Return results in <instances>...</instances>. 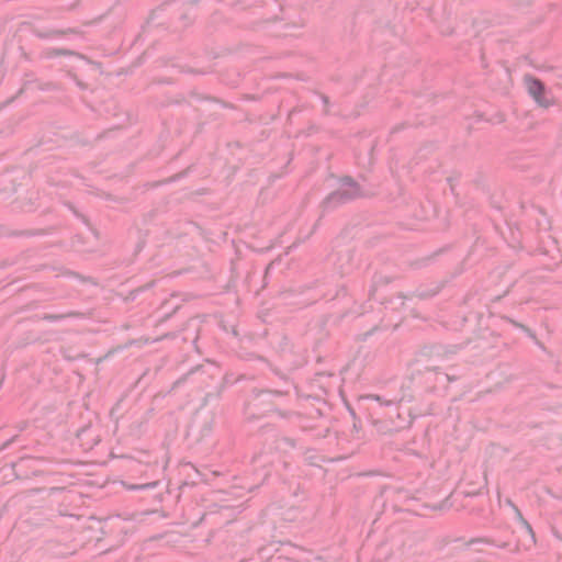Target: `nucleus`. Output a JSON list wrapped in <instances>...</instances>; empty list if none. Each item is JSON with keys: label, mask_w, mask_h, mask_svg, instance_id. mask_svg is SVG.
<instances>
[{"label": "nucleus", "mask_w": 562, "mask_h": 562, "mask_svg": "<svg viewBox=\"0 0 562 562\" xmlns=\"http://www.w3.org/2000/svg\"><path fill=\"white\" fill-rule=\"evenodd\" d=\"M342 186V193L346 194L348 198H353L358 195V187L351 180H346Z\"/></svg>", "instance_id": "4"}, {"label": "nucleus", "mask_w": 562, "mask_h": 562, "mask_svg": "<svg viewBox=\"0 0 562 562\" xmlns=\"http://www.w3.org/2000/svg\"><path fill=\"white\" fill-rule=\"evenodd\" d=\"M507 503L513 507V509H514V512H515V514H516L517 518L519 519V521H520L521 526H522V527L526 529V531L530 535L531 540H532V541H535V533H533V531H532L531 526L528 524V521H527V520H525V519H524V517H522V515H521L520 510H519L515 505H513V504H512V502H510L509 499L507 501Z\"/></svg>", "instance_id": "3"}, {"label": "nucleus", "mask_w": 562, "mask_h": 562, "mask_svg": "<svg viewBox=\"0 0 562 562\" xmlns=\"http://www.w3.org/2000/svg\"><path fill=\"white\" fill-rule=\"evenodd\" d=\"M525 83L529 94L540 106L548 108L552 104V102L546 98V89L541 81L532 77H526Z\"/></svg>", "instance_id": "2"}, {"label": "nucleus", "mask_w": 562, "mask_h": 562, "mask_svg": "<svg viewBox=\"0 0 562 562\" xmlns=\"http://www.w3.org/2000/svg\"><path fill=\"white\" fill-rule=\"evenodd\" d=\"M436 495L437 494L412 495L405 499L402 510L409 512L416 516L426 517L434 512L447 510L452 506L449 496L442 501H438L434 498Z\"/></svg>", "instance_id": "1"}, {"label": "nucleus", "mask_w": 562, "mask_h": 562, "mask_svg": "<svg viewBox=\"0 0 562 562\" xmlns=\"http://www.w3.org/2000/svg\"><path fill=\"white\" fill-rule=\"evenodd\" d=\"M487 541L485 539H481V538H477V539H472L470 541V546H474L476 543H486Z\"/></svg>", "instance_id": "5"}]
</instances>
